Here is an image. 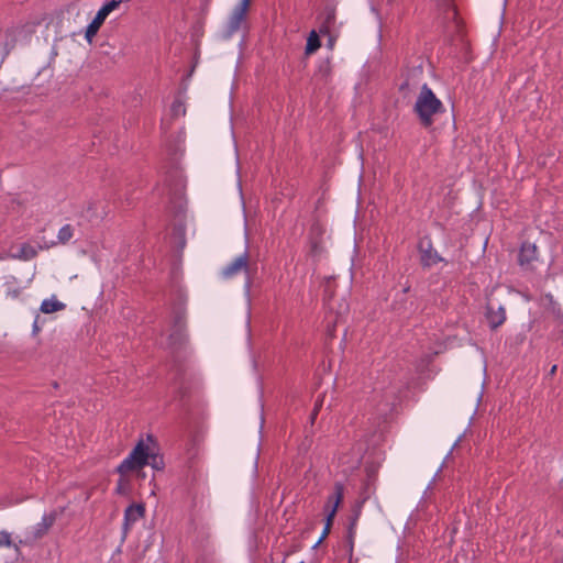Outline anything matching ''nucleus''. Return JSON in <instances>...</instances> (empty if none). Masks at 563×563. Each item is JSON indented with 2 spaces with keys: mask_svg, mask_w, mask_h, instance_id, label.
I'll return each instance as SVG.
<instances>
[{
  "mask_svg": "<svg viewBox=\"0 0 563 563\" xmlns=\"http://www.w3.org/2000/svg\"><path fill=\"white\" fill-rule=\"evenodd\" d=\"M12 545V538L11 533L8 531L1 530L0 531V548H9Z\"/></svg>",
  "mask_w": 563,
  "mask_h": 563,
  "instance_id": "nucleus-23",
  "label": "nucleus"
},
{
  "mask_svg": "<svg viewBox=\"0 0 563 563\" xmlns=\"http://www.w3.org/2000/svg\"><path fill=\"white\" fill-rule=\"evenodd\" d=\"M556 369V366L554 365L552 368H551V373H554Z\"/></svg>",
  "mask_w": 563,
  "mask_h": 563,
  "instance_id": "nucleus-27",
  "label": "nucleus"
},
{
  "mask_svg": "<svg viewBox=\"0 0 563 563\" xmlns=\"http://www.w3.org/2000/svg\"><path fill=\"white\" fill-rule=\"evenodd\" d=\"M320 45H321V43H320L317 32L311 31L307 38L306 54L307 55L313 54L320 47Z\"/></svg>",
  "mask_w": 563,
  "mask_h": 563,
  "instance_id": "nucleus-18",
  "label": "nucleus"
},
{
  "mask_svg": "<svg viewBox=\"0 0 563 563\" xmlns=\"http://www.w3.org/2000/svg\"><path fill=\"white\" fill-rule=\"evenodd\" d=\"M251 0H241L232 11L228 21V35L235 33L244 22Z\"/></svg>",
  "mask_w": 563,
  "mask_h": 563,
  "instance_id": "nucleus-4",
  "label": "nucleus"
},
{
  "mask_svg": "<svg viewBox=\"0 0 563 563\" xmlns=\"http://www.w3.org/2000/svg\"><path fill=\"white\" fill-rule=\"evenodd\" d=\"M19 295H20V290L19 289H11V288H9L7 290V296L10 297V298L15 299V298L19 297Z\"/></svg>",
  "mask_w": 563,
  "mask_h": 563,
  "instance_id": "nucleus-26",
  "label": "nucleus"
},
{
  "mask_svg": "<svg viewBox=\"0 0 563 563\" xmlns=\"http://www.w3.org/2000/svg\"><path fill=\"white\" fill-rule=\"evenodd\" d=\"M441 258L435 251L428 249L422 251L421 262L424 266H432L440 262Z\"/></svg>",
  "mask_w": 563,
  "mask_h": 563,
  "instance_id": "nucleus-17",
  "label": "nucleus"
},
{
  "mask_svg": "<svg viewBox=\"0 0 563 563\" xmlns=\"http://www.w3.org/2000/svg\"><path fill=\"white\" fill-rule=\"evenodd\" d=\"M342 498H343V487H342V485H341V484H336V485H335V493H334V495H333V496H331V497H330V499H329V503H333V505H332V507H331L330 511L328 512V516H327V525H325V527H324V530H323V532H322L321 538L317 541V543H316V545H314V547H317V545L322 541V539L328 534V532H329V530H330V525H331V522H332V519H333V518H334V516H335V512H336V510H338V507H339V505H340V503H341Z\"/></svg>",
  "mask_w": 563,
  "mask_h": 563,
  "instance_id": "nucleus-6",
  "label": "nucleus"
},
{
  "mask_svg": "<svg viewBox=\"0 0 563 563\" xmlns=\"http://www.w3.org/2000/svg\"><path fill=\"white\" fill-rule=\"evenodd\" d=\"M186 113V107H185V102L184 100L180 98V97H177L173 103L170 104L169 107V110H168V115L172 118V119H177L181 115H185Z\"/></svg>",
  "mask_w": 563,
  "mask_h": 563,
  "instance_id": "nucleus-16",
  "label": "nucleus"
},
{
  "mask_svg": "<svg viewBox=\"0 0 563 563\" xmlns=\"http://www.w3.org/2000/svg\"><path fill=\"white\" fill-rule=\"evenodd\" d=\"M415 111L423 125L430 126L433 117L443 111V104L433 91L423 85L415 102Z\"/></svg>",
  "mask_w": 563,
  "mask_h": 563,
  "instance_id": "nucleus-2",
  "label": "nucleus"
},
{
  "mask_svg": "<svg viewBox=\"0 0 563 563\" xmlns=\"http://www.w3.org/2000/svg\"><path fill=\"white\" fill-rule=\"evenodd\" d=\"M56 511L44 514L41 521L34 527V538L43 537L56 520Z\"/></svg>",
  "mask_w": 563,
  "mask_h": 563,
  "instance_id": "nucleus-10",
  "label": "nucleus"
},
{
  "mask_svg": "<svg viewBox=\"0 0 563 563\" xmlns=\"http://www.w3.org/2000/svg\"><path fill=\"white\" fill-rule=\"evenodd\" d=\"M129 490V481L126 478V475H121L119 482H118V486H117V492L119 494H126Z\"/></svg>",
  "mask_w": 563,
  "mask_h": 563,
  "instance_id": "nucleus-24",
  "label": "nucleus"
},
{
  "mask_svg": "<svg viewBox=\"0 0 563 563\" xmlns=\"http://www.w3.org/2000/svg\"><path fill=\"white\" fill-rule=\"evenodd\" d=\"M65 305L56 299L55 296H52L47 299H44L41 303V311L43 313H53L59 310H63Z\"/></svg>",
  "mask_w": 563,
  "mask_h": 563,
  "instance_id": "nucleus-14",
  "label": "nucleus"
},
{
  "mask_svg": "<svg viewBox=\"0 0 563 563\" xmlns=\"http://www.w3.org/2000/svg\"><path fill=\"white\" fill-rule=\"evenodd\" d=\"M73 228L69 224H65L59 229L57 239L60 243H66L73 238Z\"/></svg>",
  "mask_w": 563,
  "mask_h": 563,
  "instance_id": "nucleus-22",
  "label": "nucleus"
},
{
  "mask_svg": "<svg viewBox=\"0 0 563 563\" xmlns=\"http://www.w3.org/2000/svg\"><path fill=\"white\" fill-rule=\"evenodd\" d=\"M561 339L563 340V330H562Z\"/></svg>",
  "mask_w": 563,
  "mask_h": 563,
  "instance_id": "nucleus-29",
  "label": "nucleus"
},
{
  "mask_svg": "<svg viewBox=\"0 0 563 563\" xmlns=\"http://www.w3.org/2000/svg\"><path fill=\"white\" fill-rule=\"evenodd\" d=\"M486 321L492 330L499 328L506 321V310L501 305L488 300L485 311Z\"/></svg>",
  "mask_w": 563,
  "mask_h": 563,
  "instance_id": "nucleus-5",
  "label": "nucleus"
},
{
  "mask_svg": "<svg viewBox=\"0 0 563 563\" xmlns=\"http://www.w3.org/2000/svg\"><path fill=\"white\" fill-rule=\"evenodd\" d=\"M241 273L245 274L246 276L244 288L245 291L249 292L251 287V268L249 264V255L246 253H243L242 255L234 258L222 271V275L225 278H232Z\"/></svg>",
  "mask_w": 563,
  "mask_h": 563,
  "instance_id": "nucleus-3",
  "label": "nucleus"
},
{
  "mask_svg": "<svg viewBox=\"0 0 563 563\" xmlns=\"http://www.w3.org/2000/svg\"><path fill=\"white\" fill-rule=\"evenodd\" d=\"M187 222V217L181 216L177 217L174 222V243L178 246H184L185 244V225Z\"/></svg>",
  "mask_w": 563,
  "mask_h": 563,
  "instance_id": "nucleus-12",
  "label": "nucleus"
},
{
  "mask_svg": "<svg viewBox=\"0 0 563 563\" xmlns=\"http://www.w3.org/2000/svg\"><path fill=\"white\" fill-rule=\"evenodd\" d=\"M8 36L10 37V41H7L4 43V47H3V51L5 53L9 52V49L13 46L14 42L16 41L15 40V30L8 31Z\"/></svg>",
  "mask_w": 563,
  "mask_h": 563,
  "instance_id": "nucleus-25",
  "label": "nucleus"
},
{
  "mask_svg": "<svg viewBox=\"0 0 563 563\" xmlns=\"http://www.w3.org/2000/svg\"><path fill=\"white\" fill-rule=\"evenodd\" d=\"M35 255H36V250L33 246H31L29 244H23V245H21L19 253L14 254L12 257L23 260V261H29V260H32Z\"/></svg>",
  "mask_w": 563,
  "mask_h": 563,
  "instance_id": "nucleus-19",
  "label": "nucleus"
},
{
  "mask_svg": "<svg viewBox=\"0 0 563 563\" xmlns=\"http://www.w3.org/2000/svg\"><path fill=\"white\" fill-rule=\"evenodd\" d=\"M153 455V437L147 435L145 440H140L130 454L118 466L120 475H126L133 471L143 468Z\"/></svg>",
  "mask_w": 563,
  "mask_h": 563,
  "instance_id": "nucleus-1",
  "label": "nucleus"
},
{
  "mask_svg": "<svg viewBox=\"0 0 563 563\" xmlns=\"http://www.w3.org/2000/svg\"><path fill=\"white\" fill-rule=\"evenodd\" d=\"M139 476L144 478L145 477V474L144 473H139Z\"/></svg>",
  "mask_w": 563,
  "mask_h": 563,
  "instance_id": "nucleus-28",
  "label": "nucleus"
},
{
  "mask_svg": "<svg viewBox=\"0 0 563 563\" xmlns=\"http://www.w3.org/2000/svg\"><path fill=\"white\" fill-rule=\"evenodd\" d=\"M185 339L184 321L181 316H177L174 323V331L170 334L172 344L181 343Z\"/></svg>",
  "mask_w": 563,
  "mask_h": 563,
  "instance_id": "nucleus-15",
  "label": "nucleus"
},
{
  "mask_svg": "<svg viewBox=\"0 0 563 563\" xmlns=\"http://www.w3.org/2000/svg\"><path fill=\"white\" fill-rule=\"evenodd\" d=\"M534 261H537V246L531 243L522 244L519 253L520 265L526 267H534Z\"/></svg>",
  "mask_w": 563,
  "mask_h": 563,
  "instance_id": "nucleus-9",
  "label": "nucleus"
},
{
  "mask_svg": "<svg viewBox=\"0 0 563 563\" xmlns=\"http://www.w3.org/2000/svg\"><path fill=\"white\" fill-rule=\"evenodd\" d=\"M362 454L361 450L353 452L351 455L342 454L339 457V463L343 467V472L352 471L356 468L361 463Z\"/></svg>",
  "mask_w": 563,
  "mask_h": 563,
  "instance_id": "nucleus-11",
  "label": "nucleus"
},
{
  "mask_svg": "<svg viewBox=\"0 0 563 563\" xmlns=\"http://www.w3.org/2000/svg\"><path fill=\"white\" fill-rule=\"evenodd\" d=\"M145 514V508L142 504L130 505L124 511V529L128 530L136 521H139Z\"/></svg>",
  "mask_w": 563,
  "mask_h": 563,
  "instance_id": "nucleus-8",
  "label": "nucleus"
},
{
  "mask_svg": "<svg viewBox=\"0 0 563 563\" xmlns=\"http://www.w3.org/2000/svg\"><path fill=\"white\" fill-rule=\"evenodd\" d=\"M108 15H106V12L100 8L95 18L91 20V22L87 25L85 30V38L86 41L91 44L93 42L95 36L99 32L100 27L107 20Z\"/></svg>",
  "mask_w": 563,
  "mask_h": 563,
  "instance_id": "nucleus-7",
  "label": "nucleus"
},
{
  "mask_svg": "<svg viewBox=\"0 0 563 563\" xmlns=\"http://www.w3.org/2000/svg\"><path fill=\"white\" fill-rule=\"evenodd\" d=\"M147 464H150L156 471H162L165 466L163 459L157 454L156 442L154 439H153V455L150 456Z\"/></svg>",
  "mask_w": 563,
  "mask_h": 563,
  "instance_id": "nucleus-20",
  "label": "nucleus"
},
{
  "mask_svg": "<svg viewBox=\"0 0 563 563\" xmlns=\"http://www.w3.org/2000/svg\"><path fill=\"white\" fill-rule=\"evenodd\" d=\"M323 233H324V230L319 224H316L311 228L310 245H311V253L313 255H317L322 251L321 240H319V236H321Z\"/></svg>",
  "mask_w": 563,
  "mask_h": 563,
  "instance_id": "nucleus-13",
  "label": "nucleus"
},
{
  "mask_svg": "<svg viewBox=\"0 0 563 563\" xmlns=\"http://www.w3.org/2000/svg\"><path fill=\"white\" fill-rule=\"evenodd\" d=\"M122 3L123 0H108L103 2V4L100 8L106 12V15L109 16L111 13L119 10Z\"/></svg>",
  "mask_w": 563,
  "mask_h": 563,
  "instance_id": "nucleus-21",
  "label": "nucleus"
}]
</instances>
